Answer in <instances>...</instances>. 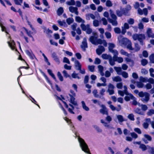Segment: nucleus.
Returning <instances> with one entry per match:
<instances>
[{
	"instance_id": "nucleus-1",
	"label": "nucleus",
	"mask_w": 154,
	"mask_h": 154,
	"mask_svg": "<svg viewBox=\"0 0 154 154\" xmlns=\"http://www.w3.org/2000/svg\"><path fill=\"white\" fill-rule=\"evenodd\" d=\"M78 140L82 150L87 154H91L88 146L84 140L80 138H79Z\"/></svg>"
},
{
	"instance_id": "nucleus-2",
	"label": "nucleus",
	"mask_w": 154,
	"mask_h": 154,
	"mask_svg": "<svg viewBox=\"0 0 154 154\" xmlns=\"http://www.w3.org/2000/svg\"><path fill=\"white\" fill-rule=\"evenodd\" d=\"M132 38L134 41L138 40L141 45H143V40L145 38V35L144 34H134L132 35Z\"/></svg>"
},
{
	"instance_id": "nucleus-3",
	"label": "nucleus",
	"mask_w": 154,
	"mask_h": 154,
	"mask_svg": "<svg viewBox=\"0 0 154 154\" xmlns=\"http://www.w3.org/2000/svg\"><path fill=\"white\" fill-rule=\"evenodd\" d=\"M138 95L140 97H143L145 96V98H142L141 100L143 102H147L149 100V94L146 92L144 93L143 91L140 92L138 93Z\"/></svg>"
},
{
	"instance_id": "nucleus-4",
	"label": "nucleus",
	"mask_w": 154,
	"mask_h": 154,
	"mask_svg": "<svg viewBox=\"0 0 154 154\" xmlns=\"http://www.w3.org/2000/svg\"><path fill=\"white\" fill-rule=\"evenodd\" d=\"M98 37L97 34L96 33L94 34V35L91 36L89 38V41L93 44L96 45V40Z\"/></svg>"
},
{
	"instance_id": "nucleus-5",
	"label": "nucleus",
	"mask_w": 154,
	"mask_h": 154,
	"mask_svg": "<svg viewBox=\"0 0 154 154\" xmlns=\"http://www.w3.org/2000/svg\"><path fill=\"white\" fill-rule=\"evenodd\" d=\"M115 47V45L112 43L109 44V50L110 52L113 53L118 54V52L116 50L113 49V48Z\"/></svg>"
},
{
	"instance_id": "nucleus-6",
	"label": "nucleus",
	"mask_w": 154,
	"mask_h": 154,
	"mask_svg": "<svg viewBox=\"0 0 154 154\" xmlns=\"http://www.w3.org/2000/svg\"><path fill=\"white\" fill-rule=\"evenodd\" d=\"M101 107L102 109L100 110V112L103 115L106 114L107 115H108V112L106 110V108L105 106L104 105H102Z\"/></svg>"
},
{
	"instance_id": "nucleus-7",
	"label": "nucleus",
	"mask_w": 154,
	"mask_h": 154,
	"mask_svg": "<svg viewBox=\"0 0 154 154\" xmlns=\"http://www.w3.org/2000/svg\"><path fill=\"white\" fill-rule=\"evenodd\" d=\"M8 43L9 46L12 50H13L14 49H15L16 51H17V49L16 48V44L14 40H12V41L11 43H10L9 42H8Z\"/></svg>"
},
{
	"instance_id": "nucleus-8",
	"label": "nucleus",
	"mask_w": 154,
	"mask_h": 154,
	"mask_svg": "<svg viewBox=\"0 0 154 154\" xmlns=\"http://www.w3.org/2000/svg\"><path fill=\"white\" fill-rule=\"evenodd\" d=\"M146 34L149 38H154V34L152 33V29L150 28H148L146 31Z\"/></svg>"
},
{
	"instance_id": "nucleus-9",
	"label": "nucleus",
	"mask_w": 154,
	"mask_h": 154,
	"mask_svg": "<svg viewBox=\"0 0 154 154\" xmlns=\"http://www.w3.org/2000/svg\"><path fill=\"white\" fill-rule=\"evenodd\" d=\"M52 57L53 58L55 62L57 63L58 64H59L60 63V61L56 53L54 52L52 54Z\"/></svg>"
},
{
	"instance_id": "nucleus-10",
	"label": "nucleus",
	"mask_w": 154,
	"mask_h": 154,
	"mask_svg": "<svg viewBox=\"0 0 154 154\" xmlns=\"http://www.w3.org/2000/svg\"><path fill=\"white\" fill-rule=\"evenodd\" d=\"M69 96L70 97V102L73 105L75 106H77L78 105L77 103L76 102H75V96H73L71 94H69Z\"/></svg>"
},
{
	"instance_id": "nucleus-11",
	"label": "nucleus",
	"mask_w": 154,
	"mask_h": 154,
	"mask_svg": "<svg viewBox=\"0 0 154 154\" xmlns=\"http://www.w3.org/2000/svg\"><path fill=\"white\" fill-rule=\"evenodd\" d=\"M25 53L32 60L34 59V58L35 57L33 53H31L29 50H26L25 51Z\"/></svg>"
},
{
	"instance_id": "nucleus-12",
	"label": "nucleus",
	"mask_w": 154,
	"mask_h": 154,
	"mask_svg": "<svg viewBox=\"0 0 154 154\" xmlns=\"http://www.w3.org/2000/svg\"><path fill=\"white\" fill-rule=\"evenodd\" d=\"M118 106L119 108L116 109V108L113 105H110L109 106V107L112 111H114L115 110H116L117 111H119L121 109V106L120 105H118Z\"/></svg>"
},
{
	"instance_id": "nucleus-13",
	"label": "nucleus",
	"mask_w": 154,
	"mask_h": 154,
	"mask_svg": "<svg viewBox=\"0 0 154 154\" xmlns=\"http://www.w3.org/2000/svg\"><path fill=\"white\" fill-rule=\"evenodd\" d=\"M81 47L83 49V51H85V48L88 47L86 41L82 42V44L81 45Z\"/></svg>"
},
{
	"instance_id": "nucleus-14",
	"label": "nucleus",
	"mask_w": 154,
	"mask_h": 154,
	"mask_svg": "<svg viewBox=\"0 0 154 154\" xmlns=\"http://www.w3.org/2000/svg\"><path fill=\"white\" fill-rule=\"evenodd\" d=\"M129 96H125L124 97L125 100L127 101H128L130 100V99L133 100L134 99V97L131 94H130Z\"/></svg>"
},
{
	"instance_id": "nucleus-15",
	"label": "nucleus",
	"mask_w": 154,
	"mask_h": 154,
	"mask_svg": "<svg viewBox=\"0 0 154 154\" xmlns=\"http://www.w3.org/2000/svg\"><path fill=\"white\" fill-rule=\"evenodd\" d=\"M109 22L112 24V25L114 26H116L118 24V23L116 20H113L112 19L109 18L108 19Z\"/></svg>"
},
{
	"instance_id": "nucleus-16",
	"label": "nucleus",
	"mask_w": 154,
	"mask_h": 154,
	"mask_svg": "<svg viewBox=\"0 0 154 154\" xmlns=\"http://www.w3.org/2000/svg\"><path fill=\"white\" fill-rule=\"evenodd\" d=\"M134 111V112L137 114L140 115H143V113L142 112L141 109L139 108H137L135 109Z\"/></svg>"
},
{
	"instance_id": "nucleus-17",
	"label": "nucleus",
	"mask_w": 154,
	"mask_h": 154,
	"mask_svg": "<svg viewBox=\"0 0 154 154\" xmlns=\"http://www.w3.org/2000/svg\"><path fill=\"white\" fill-rule=\"evenodd\" d=\"M75 66L77 67H78V68L77 69L78 70H81V69L82 66L80 63L79 61L77 60H75Z\"/></svg>"
},
{
	"instance_id": "nucleus-18",
	"label": "nucleus",
	"mask_w": 154,
	"mask_h": 154,
	"mask_svg": "<svg viewBox=\"0 0 154 154\" xmlns=\"http://www.w3.org/2000/svg\"><path fill=\"white\" fill-rule=\"evenodd\" d=\"M64 11L63 8L62 7H60L57 10V14L59 16H60L62 14Z\"/></svg>"
},
{
	"instance_id": "nucleus-19",
	"label": "nucleus",
	"mask_w": 154,
	"mask_h": 154,
	"mask_svg": "<svg viewBox=\"0 0 154 154\" xmlns=\"http://www.w3.org/2000/svg\"><path fill=\"white\" fill-rule=\"evenodd\" d=\"M83 108L86 111H88L89 110V108L86 105L84 101H82L81 102Z\"/></svg>"
},
{
	"instance_id": "nucleus-20",
	"label": "nucleus",
	"mask_w": 154,
	"mask_h": 154,
	"mask_svg": "<svg viewBox=\"0 0 154 154\" xmlns=\"http://www.w3.org/2000/svg\"><path fill=\"white\" fill-rule=\"evenodd\" d=\"M47 72L49 75H51V77L55 80H56V78L54 74L53 73L52 70L50 69H48Z\"/></svg>"
},
{
	"instance_id": "nucleus-21",
	"label": "nucleus",
	"mask_w": 154,
	"mask_h": 154,
	"mask_svg": "<svg viewBox=\"0 0 154 154\" xmlns=\"http://www.w3.org/2000/svg\"><path fill=\"white\" fill-rule=\"evenodd\" d=\"M23 28L26 31L27 35L29 37L31 38H33V36L31 34V31H29L25 27H23Z\"/></svg>"
},
{
	"instance_id": "nucleus-22",
	"label": "nucleus",
	"mask_w": 154,
	"mask_h": 154,
	"mask_svg": "<svg viewBox=\"0 0 154 154\" xmlns=\"http://www.w3.org/2000/svg\"><path fill=\"white\" fill-rule=\"evenodd\" d=\"M99 71H100V73L102 75H104V73H103V66L101 65H99L98 66Z\"/></svg>"
},
{
	"instance_id": "nucleus-23",
	"label": "nucleus",
	"mask_w": 154,
	"mask_h": 154,
	"mask_svg": "<svg viewBox=\"0 0 154 154\" xmlns=\"http://www.w3.org/2000/svg\"><path fill=\"white\" fill-rule=\"evenodd\" d=\"M66 22L69 25L74 22V19L72 18H68L66 19Z\"/></svg>"
},
{
	"instance_id": "nucleus-24",
	"label": "nucleus",
	"mask_w": 154,
	"mask_h": 154,
	"mask_svg": "<svg viewBox=\"0 0 154 154\" xmlns=\"http://www.w3.org/2000/svg\"><path fill=\"white\" fill-rule=\"evenodd\" d=\"M102 56L103 59L105 60H109V58L111 57L110 55H107L106 54H103L102 55Z\"/></svg>"
},
{
	"instance_id": "nucleus-25",
	"label": "nucleus",
	"mask_w": 154,
	"mask_h": 154,
	"mask_svg": "<svg viewBox=\"0 0 154 154\" xmlns=\"http://www.w3.org/2000/svg\"><path fill=\"white\" fill-rule=\"evenodd\" d=\"M114 69L118 74H119V73L121 72L122 69L121 67H120L115 66Z\"/></svg>"
},
{
	"instance_id": "nucleus-26",
	"label": "nucleus",
	"mask_w": 154,
	"mask_h": 154,
	"mask_svg": "<svg viewBox=\"0 0 154 154\" xmlns=\"http://www.w3.org/2000/svg\"><path fill=\"white\" fill-rule=\"evenodd\" d=\"M57 76L59 79L62 82L63 80V76H62L60 72H58L57 73Z\"/></svg>"
},
{
	"instance_id": "nucleus-27",
	"label": "nucleus",
	"mask_w": 154,
	"mask_h": 154,
	"mask_svg": "<svg viewBox=\"0 0 154 154\" xmlns=\"http://www.w3.org/2000/svg\"><path fill=\"white\" fill-rule=\"evenodd\" d=\"M116 14L119 17H121L123 15L122 11L119 10H117L116 11Z\"/></svg>"
},
{
	"instance_id": "nucleus-28",
	"label": "nucleus",
	"mask_w": 154,
	"mask_h": 154,
	"mask_svg": "<svg viewBox=\"0 0 154 154\" xmlns=\"http://www.w3.org/2000/svg\"><path fill=\"white\" fill-rule=\"evenodd\" d=\"M122 80L121 78L119 76L115 77L113 79V81L116 82H121Z\"/></svg>"
},
{
	"instance_id": "nucleus-29",
	"label": "nucleus",
	"mask_w": 154,
	"mask_h": 154,
	"mask_svg": "<svg viewBox=\"0 0 154 154\" xmlns=\"http://www.w3.org/2000/svg\"><path fill=\"white\" fill-rule=\"evenodd\" d=\"M109 63L111 66H112L115 64V61L112 59V56L109 58Z\"/></svg>"
},
{
	"instance_id": "nucleus-30",
	"label": "nucleus",
	"mask_w": 154,
	"mask_h": 154,
	"mask_svg": "<svg viewBox=\"0 0 154 154\" xmlns=\"http://www.w3.org/2000/svg\"><path fill=\"white\" fill-rule=\"evenodd\" d=\"M140 148L142 149V151H144L146 150L147 148L146 146L143 144H141L140 146Z\"/></svg>"
},
{
	"instance_id": "nucleus-31",
	"label": "nucleus",
	"mask_w": 154,
	"mask_h": 154,
	"mask_svg": "<svg viewBox=\"0 0 154 154\" xmlns=\"http://www.w3.org/2000/svg\"><path fill=\"white\" fill-rule=\"evenodd\" d=\"M148 61L146 59H143L141 61V64L143 66H145L148 63Z\"/></svg>"
},
{
	"instance_id": "nucleus-32",
	"label": "nucleus",
	"mask_w": 154,
	"mask_h": 154,
	"mask_svg": "<svg viewBox=\"0 0 154 154\" xmlns=\"http://www.w3.org/2000/svg\"><path fill=\"white\" fill-rule=\"evenodd\" d=\"M128 11L125 8H123L122 10V12L123 15H124L125 16H129V15L128 14Z\"/></svg>"
},
{
	"instance_id": "nucleus-33",
	"label": "nucleus",
	"mask_w": 154,
	"mask_h": 154,
	"mask_svg": "<svg viewBox=\"0 0 154 154\" xmlns=\"http://www.w3.org/2000/svg\"><path fill=\"white\" fill-rule=\"evenodd\" d=\"M117 118L119 122H122L124 121L123 116L121 115L117 116Z\"/></svg>"
},
{
	"instance_id": "nucleus-34",
	"label": "nucleus",
	"mask_w": 154,
	"mask_h": 154,
	"mask_svg": "<svg viewBox=\"0 0 154 154\" xmlns=\"http://www.w3.org/2000/svg\"><path fill=\"white\" fill-rule=\"evenodd\" d=\"M41 73L43 75L44 77L45 78V79H46L47 82L48 83L50 82H51L49 78L46 75V74L43 72H42Z\"/></svg>"
},
{
	"instance_id": "nucleus-35",
	"label": "nucleus",
	"mask_w": 154,
	"mask_h": 154,
	"mask_svg": "<svg viewBox=\"0 0 154 154\" xmlns=\"http://www.w3.org/2000/svg\"><path fill=\"white\" fill-rule=\"evenodd\" d=\"M67 3L69 5H73L75 4V2L74 0H70V1L67 2Z\"/></svg>"
},
{
	"instance_id": "nucleus-36",
	"label": "nucleus",
	"mask_w": 154,
	"mask_h": 154,
	"mask_svg": "<svg viewBox=\"0 0 154 154\" xmlns=\"http://www.w3.org/2000/svg\"><path fill=\"white\" fill-rule=\"evenodd\" d=\"M112 4L111 1L109 0H107L106 2V5L108 7L112 6Z\"/></svg>"
},
{
	"instance_id": "nucleus-37",
	"label": "nucleus",
	"mask_w": 154,
	"mask_h": 154,
	"mask_svg": "<svg viewBox=\"0 0 154 154\" xmlns=\"http://www.w3.org/2000/svg\"><path fill=\"white\" fill-rule=\"evenodd\" d=\"M87 26H88V28L86 30V33L88 34H90L92 32V30L91 28H90L88 24H87Z\"/></svg>"
},
{
	"instance_id": "nucleus-38",
	"label": "nucleus",
	"mask_w": 154,
	"mask_h": 154,
	"mask_svg": "<svg viewBox=\"0 0 154 154\" xmlns=\"http://www.w3.org/2000/svg\"><path fill=\"white\" fill-rule=\"evenodd\" d=\"M77 7H74L72 6H70L69 7V10L70 12L73 13L77 9Z\"/></svg>"
},
{
	"instance_id": "nucleus-39",
	"label": "nucleus",
	"mask_w": 154,
	"mask_h": 154,
	"mask_svg": "<svg viewBox=\"0 0 154 154\" xmlns=\"http://www.w3.org/2000/svg\"><path fill=\"white\" fill-rule=\"evenodd\" d=\"M127 48L130 50H133V49L132 46V44L130 41L129 42L128 44L127 45Z\"/></svg>"
},
{
	"instance_id": "nucleus-40",
	"label": "nucleus",
	"mask_w": 154,
	"mask_h": 154,
	"mask_svg": "<svg viewBox=\"0 0 154 154\" xmlns=\"http://www.w3.org/2000/svg\"><path fill=\"white\" fill-rule=\"evenodd\" d=\"M63 73L64 76L66 78L70 77V75L68 74L66 70H63Z\"/></svg>"
},
{
	"instance_id": "nucleus-41",
	"label": "nucleus",
	"mask_w": 154,
	"mask_h": 154,
	"mask_svg": "<svg viewBox=\"0 0 154 154\" xmlns=\"http://www.w3.org/2000/svg\"><path fill=\"white\" fill-rule=\"evenodd\" d=\"M80 26L82 30L83 31H85L87 30L88 27L84 24H81Z\"/></svg>"
},
{
	"instance_id": "nucleus-42",
	"label": "nucleus",
	"mask_w": 154,
	"mask_h": 154,
	"mask_svg": "<svg viewBox=\"0 0 154 154\" xmlns=\"http://www.w3.org/2000/svg\"><path fill=\"white\" fill-rule=\"evenodd\" d=\"M57 22L61 26H62L63 25L66 24V23L64 20H63V21L58 20L57 21Z\"/></svg>"
},
{
	"instance_id": "nucleus-43",
	"label": "nucleus",
	"mask_w": 154,
	"mask_h": 154,
	"mask_svg": "<svg viewBox=\"0 0 154 154\" xmlns=\"http://www.w3.org/2000/svg\"><path fill=\"white\" fill-rule=\"evenodd\" d=\"M114 31L116 33L119 34L121 32L120 29L119 27H116L114 29Z\"/></svg>"
},
{
	"instance_id": "nucleus-44",
	"label": "nucleus",
	"mask_w": 154,
	"mask_h": 154,
	"mask_svg": "<svg viewBox=\"0 0 154 154\" xmlns=\"http://www.w3.org/2000/svg\"><path fill=\"white\" fill-rule=\"evenodd\" d=\"M0 26L1 27L2 30V31H3V32L5 31L6 33L8 34V33L6 31V28L5 27V26H3L2 24L0 25Z\"/></svg>"
},
{
	"instance_id": "nucleus-45",
	"label": "nucleus",
	"mask_w": 154,
	"mask_h": 154,
	"mask_svg": "<svg viewBox=\"0 0 154 154\" xmlns=\"http://www.w3.org/2000/svg\"><path fill=\"white\" fill-rule=\"evenodd\" d=\"M128 117L129 119L131 121L134 120V116L133 114H129L128 116Z\"/></svg>"
},
{
	"instance_id": "nucleus-46",
	"label": "nucleus",
	"mask_w": 154,
	"mask_h": 154,
	"mask_svg": "<svg viewBox=\"0 0 154 154\" xmlns=\"http://www.w3.org/2000/svg\"><path fill=\"white\" fill-rule=\"evenodd\" d=\"M95 66L94 65H89L88 66V69L91 72H93L94 71Z\"/></svg>"
},
{
	"instance_id": "nucleus-47",
	"label": "nucleus",
	"mask_w": 154,
	"mask_h": 154,
	"mask_svg": "<svg viewBox=\"0 0 154 154\" xmlns=\"http://www.w3.org/2000/svg\"><path fill=\"white\" fill-rule=\"evenodd\" d=\"M15 3L17 5H21V3L23 2V0H14Z\"/></svg>"
},
{
	"instance_id": "nucleus-48",
	"label": "nucleus",
	"mask_w": 154,
	"mask_h": 154,
	"mask_svg": "<svg viewBox=\"0 0 154 154\" xmlns=\"http://www.w3.org/2000/svg\"><path fill=\"white\" fill-rule=\"evenodd\" d=\"M141 109H142L144 111L148 109V107L145 104H141Z\"/></svg>"
},
{
	"instance_id": "nucleus-49",
	"label": "nucleus",
	"mask_w": 154,
	"mask_h": 154,
	"mask_svg": "<svg viewBox=\"0 0 154 154\" xmlns=\"http://www.w3.org/2000/svg\"><path fill=\"white\" fill-rule=\"evenodd\" d=\"M101 63L100 60L98 58H96L95 59V60L94 62V63L96 64H100Z\"/></svg>"
},
{
	"instance_id": "nucleus-50",
	"label": "nucleus",
	"mask_w": 154,
	"mask_h": 154,
	"mask_svg": "<svg viewBox=\"0 0 154 154\" xmlns=\"http://www.w3.org/2000/svg\"><path fill=\"white\" fill-rule=\"evenodd\" d=\"M93 25L94 26L97 27L99 25V21L97 20H94L93 22Z\"/></svg>"
},
{
	"instance_id": "nucleus-51",
	"label": "nucleus",
	"mask_w": 154,
	"mask_h": 154,
	"mask_svg": "<svg viewBox=\"0 0 154 154\" xmlns=\"http://www.w3.org/2000/svg\"><path fill=\"white\" fill-rule=\"evenodd\" d=\"M122 76L125 78H126L128 77V73L125 71H123L122 72Z\"/></svg>"
},
{
	"instance_id": "nucleus-52",
	"label": "nucleus",
	"mask_w": 154,
	"mask_h": 154,
	"mask_svg": "<svg viewBox=\"0 0 154 154\" xmlns=\"http://www.w3.org/2000/svg\"><path fill=\"white\" fill-rule=\"evenodd\" d=\"M96 42V45H98V44L101 45L103 43L102 40L100 38H99V39L97 38Z\"/></svg>"
},
{
	"instance_id": "nucleus-53",
	"label": "nucleus",
	"mask_w": 154,
	"mask_h": 154,
	"mask_svg": "<svg viewBox=\"0 0 154 154\" xmlns=\"http://www.w3.org/2000/svg\"><path fill=\"white\" fill-rule=\"evenodd\" d=\"M89 80V76L88 75H86L85 76L84 80V83L85 84H87Z\"/></svg>"
},
{
	"instance_id": "nucleus-54",
	"label": "nucleus",
	"mask_w": 154,
	"mask_h": 154,
	"mask_svg": "<svg viewBox=\"0 0 154 154\" xmlns=\"http://www.w3.org/2000/svg\"><path fill=\"white\" fill-rule=\"evenodd\" d=\"M128 23L130 25L133 24L134 23V20L131 18H130L128 21Z\"/></svg>"
},
{
	"instance_id": "nucleus-55",
	"label": "nucleus",
	"mask_w": 154,
	"mask_h": 154,
	"mask_svg": "<svg viewBox=\"0 0 154 154\" xmlns=\"http://www.w3.org/2000/svg\"><path fill=\"white\" fill-rule=\"evenodd\" d=\"M131 135L132 138L136 139L137 138L138 135L135 132H132L131 133Z\"/></svg>"
},
{
	"instance_id": "nucleus-56",
	"label": "nucleus",
	"mask_w": 154,
	"mask_h": 154,
	"mask_svg": "<svg viewBox=\"0 0 154 154\" xmlns=\"http://www.w3.org/2000/svg\"><path fill=\"white\" fill-rule=\"evenodd\" d=\"M144 137L146 139H147V140L149 141H151L152 140V137H151L149 135H148V134H145L144 135Z\"/></svg>"
},
{
	"instance_id": "nucleus-57",
	"label": "nucleus",
	"mask_w": 154,
	"mask_h": 154,
	"mask_svg": "<svg viewBox=\"0 0 154 154\" xmlns=\"http://www.w3.org/2000/svg\"><path fill=\"white\" fill-rule=\"evenodd\" d=\"M75 20L76 22L80 23L82 22V18L79 16H76L75 17Z\"/></svg>"
},
{
	"instance_id": "nucleus-58",
	"label": "nucleus",
	"mask_w": 154,
	"mask_h": 154,
	"mask_svg": "<svg viewBox=\"0 0 154 154\" xmlns=\"http://www.w3.org/2000/svg\"><path fill=\"white\" fill-rule=\"evenodd\" d=\"M105 35L107 38H111V35L110 32H106Z\"/></svg>"
},
{
	"instance_id": "nucleus-59",
	"label": "nucleus",
	"mask_w": 154,
	"mask_h": 154,
	"mask_svg": "<svg viewBox=\"0 0 154 154\" xmlns=\"http://www.w3.org/2000/svg\"><path fill=\"white\" fill-rule=\"evenodd\" d=\"M63 62L64 63H66L68 64H70V62L69 59L66 57H64L63 60Z\"/></svg>"
},
{
	"instance_id": "nucleus-60",
	"label": "nucleus",
	"mask_w": 154,
	"mask_h": 154,
	"mask_svg": "<svg viewBox=\"0 0 154 154\" xmlns=\"http://www.w3.org/2000/svg\"><path fill=\"white\" fill-rule=\"evenodd\" d=\"M147 114L148 116H151L152 114H154V110L153 109H150L147 112Z\"/></svg>"
},
{
	"instance_id": "nucleus-61",
	"label": "nucleus",
	"mask_w": 154,
	"mask_h": 154,
	"mask_svg": "<svg viewBox=\"0 0 154 154\" xmlns=\"http://www.w3.org/2000/svg\"><path fill=\"white\" fill-rule=\"evenodd\" d=\"M54 39L56 40H57L60 38L59 35L58 33H54Z\"/></svg>"
},
{
	"instance_id": "nucleus-62",
	"label": "nucleus",
	"mask_w": 154,
	"mask_h": 154,
	"mask_svg": "<svg viewBox=\"0 0 154 154\" xmlns=\"http://www.w3.org/2000/svg\"><path fill=\"white\" fill-rule=\"evenodd\" d=\"M138 28L140 29H142L144 28L143 25L141 22H140L138 24Z\"/></svg>"
},
{
	"instance_id": "nucleus-63",
	"label": "nucleus",
	"mask_w": 154,
	"mask_h": 154,
	"mask_svg": "<svg viewBox=\"0 0 154 154\" xmlns=\"http://www.w3.org/2000/svg\"><path fill=\"white\" fill-rule=\"evenodd\" d=\"M149 59L151 63H154V57L152 54L149 57Z\"/></svg>"
},
{
	"instance_id": "nucleus-64",
	"label": "nucleus",
	"mask_w": 154,
	"mask_h": 154,
	"mask_svg": "<svg viewBox=\"0 0 154 154\" xmlns=\"http://www.w3.org/2000/svg\"><path fill=\"white\" fill-rule=\"evenodd\" d=\"M149 152L151 154H154V147H150L149 148Z\"/></svg>"
}]
</instances>
